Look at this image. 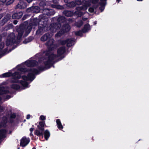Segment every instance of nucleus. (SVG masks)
Returning <instances> with one entry per match:
<instances>
[{
  "mask_svg": "<svg viewBox=\"0 0 149 149\" xmlns=\"http://www.w3.org/2000/svg\"><path fill=\"white\" fill-rule=\"evenodd\" d=\"M65 47L63 46L59 47L57 51V56L54 54L53 52V54L57 57L53 60V61L51 64H49V63L51 60L53 58V56H52L50 58V60H49L48 57L44 59L43 63L44 64L45 67L39 66L38 70L34 68L29 69V73H28L27 76L24 75L22 77V80L20 81L18 80V79L20 78L21 76L20 73L18 72H15L14 73L11 72L4 73L3 74V77L13 76V78L10 80L11 82L13 83L11 85V87L12 88L19 90L25 89L29 87L28 81L31 82L35 78V75L39 74L40 71L45 70L46 68H49L54 63L57 61H56L57 57L62 56L65 52Z\"/></svg>",
  "mask_w": 149,
  "mask_h": 149,
  "instance_id": "1",
  "label": "nucleus"
},
{
  "mask_svg": "<svg viewBox=\"0 0 149 149\" xmlns=\"http://www.w3.org/2000/svg\"><path fill=\"white\" fill-rule=\"evenodd\" d=\"M54 40L53 38H50L45 43L47 46L49 50L44 52L42 54L43 57H41V54H36L35 58L36 59H38V63L36 61L30 59L26 61L25 63H22L20 65H17L14 69L18 71L22 72H28L29 73V69H28L27 67L34 66L40 63H43V59L49 58V59L50 60L52 56H53L52 59L51 60L49 64H50L53 61V60L57 56L53 54V51L57 47V45L54 44Z\"/></svg>",
  "mask_w": 149,
  "mask_h": 149,
  "instance_id": "2",
  "label": "nucleus"
},
{
  "mask_svg": "<svg viewBox=\"0 0 149 149\" xmlns=\"http://www.w3.org/2000/svg\"><path fill=\"white\" fill-rule=\"evenodd\" d=\"M44 24H45L42 22H40V20L36 18L31 21L29 24V25L26 29L25 26L23 24H21L17 29L18 33L17 40H15L13 38H11L10 39L9 37H8L6 41V45L8 46L13 44L18 45L21 41V38L22 35H23L24 37H26L30 33L32 28L31 25L36 26L38 24H41V26H39L38 29L36 32V34L37 35H40L42 34L48 30V29L47 27L44 25Z\"/></svg>",
  "mask_w": 149,
  "mask_h": 149,
  "instance_id": "3",
  "label": "nucleus"
},
{
  "mask_svg": "<svg viewBox=\"0 0 149 149\" xmlns=\"http://www.w3.org/2000/svg\"><path fill=\"white\" fill-rule=\"evenodd\" d=\"M57 21L59 23H55L51 24L49 26V29L53 32H55L61 27V23H63L66 21V18L64 16L59 15L58 16L52 18V21Z\"/></svg>",
  "mask_w": 149,
  "mask_h": 149,
  "instance_id": "4",
  "label": "nucleus"
},
{
  "mask_svg": "<svg viewBox=\"0 0 149 149\" xmlns=\"http://www.w3.org/2000/svg\"><path fill=\"white\" fill-rule=\"evenodd\" d=\"M55 13V12L53 9H45L43 10V14L39 15L38 19L40 20V22H42L46 24L48 20V16L54 15Z\"/></svg>",
  "mask_w": 149,
  "mask_h": 149,
  "instance_id": "5",
  "label": "nucleus"
},
{
  "mask_svg": "<svg viewBox=\"0 0 149 149\" xmlns=\"http://www.w3.org/2000/svg\"><path fill=\"white\" fill-rule=\"evenodd\" d=\"M9 92L7 88H5L3 86L0 85V104L2 103L3 100L8 99L11 97L6 94Z\"/></svg>",
  "mask_w": 149,
  "mask_h": 149,
  "instance_id": "6",
  "label": "nucleus"
},
{
  "mask_svg": "<svg viewBox=\"0 0 149 149\" xmlns=\"http://www.w3.org/2000/svg\"><path fill=\"white\" fill-rule=\"evenodd\" d=\"M70 29V27L68 24H64L63 26L62 29L56 34V37H60L64 32L69 31Z\"/></svg>",
  "mask_w": 149,
  "mask_h": 149,
  "instance_id": "7",
  "label": "nucleus"
},
{
  "mask_svg": "<svg viewBox=\"0 0 149 149\" xmlns=\"http://www.w3.org/2000/svg\"><path fill=\"white\" fill-rule=\"evenodd\" d=\"M75 40V39L70 38L66 40H59V42L61 45H64L66 44L67 46L70 47L74 45Z\"/></svg>",
  "mask_w": 149,
  "mask_h": 149,
  "instance_id": "8",
  "label": "nucleus"
},
{
  "mask_svg": "<svg viewBox=\"0 0 149 149\" xmlns=\"http://www.w3.org/2000/svg\"><path fill=\"white\" fill-rule=\"evenodd\" d=\"M76 11L74 12V14L76 15L78 17H80L84 15L86 12H83L82 10H86V8L82 6H79L76 8Z\"/></svg>",
  "mask_w": 149,
  "mask_h": 149,
  "instance_id": "9",
  "label": "nucleus"
},
{
  "mask_svg": "<svg viewBox=\"0 0 149 149\" xmlns=\"http://www.w3.org/2000/svg\"><path fill=\"white\" fill-rule=\"evenodd\" d=\"M91 29L90 26L89 24H87L85 25L84 28L82 31H79L75 32V34L77 36H82L83 33H86L88 32Z\"/></svg>",
  "mask_w": 149,
  "mask_h": 149,
  "instance_id": "10",
  "label": "nucleus"
},
{
  "mask_svg": "<svg viewBox=\"0 0 149 149\" xmlns=\"http://www.w3.org/2000/svg\"><path fill=\"white\" fill-rule=\"evenodd\" d=\"M5 110V107L0 106V116L3 113L4 110ZM7 118L6 116H4L2 118L3 122L1 123V125L0 124V128L2 126H5L7 122Z\"/></svg>",
  "mask_w": 149,
  "mask_h": 149,
  "instance_id": "11",
  "label": "nucleus"
},
{
  "mask_svg": "<svg viewBox=\"0 0 149 149\" xmlns=\"http://www.w3.org/2000/svg\"><path fill=\"white\" fill-rule=\"evenodd\" d=\"M49 30H50L49 29ZM51 33L48 32L43 35L40 38V40L42 42H44L51 38L53 36V33L51 31L49 30Z\"/></svg>",
  "mask_w": 149,
  "mask_h": 149,
  "instance_id": "12",
  "label": "nucleus"
},
{
  "mask_svg": "<svg viewBox=\"0 0 149 149\" xmlns=\"http://www.w3.org/2000/svg\"><path fill=\"white\" fill-rule=\"evenodd\" d=\"M29 142V138L24 137L20 140V145L22 147H24L28 144Z\"/></svg>",
  "mask_w": 149,
  "mask_h": 149,
  "instance_id": "13",
  "label": "nucleus"
},
{
  "mask_svg": "<svg viewBox=\"0 0 149 149\" xmlns=\"http://www.w3.org/2000/svg\"><path fill=\"white\" fill-rule=\"evenodd\" d=\"M58 2L59 0H53L52 3H53L54 4H52L51 6L52 7L54 8H56L59 9H63L64 8L63 6L58 5Z\"/></svg>",
  "mask_w": 149,
  "mask_h": 149,
  "instance_id": "14",
  "label": "nucleus"
},
{
  "mask_svg": "<svg viewBox=\"0 0 149 149\" xmlns=\"http://www.w3.org/2000/svg\"><path fill=\"white\" fill-rule=\"evenodd\" d=\"M27 12H30L32 11L33 12L38 13L40 11V9L39 7L36 6L34 8L33 7L29 8L27 9Z\"/></svg>",
  "mask_w": 149,
  "mask_h": 149,
  "instance_id": "15",
  "label": "nucleus"
},
{
  "mask_svg": "<svg viewBox=\"0 0 149 149\" xmlns=\"http://www.w3.org/2000/svg\"><path fill=\"white\" fill-rule=\"evenodd\" d=\"M100 2L99 3V6L100 7H99V9L102 12L105 8V6L106 4V1L107 0H100Z\"/></svg>",
  "mask_w": 149,
  "mask_h": 149,
  "instance_id": "16",
  "label": "nucleus"
},
{
  "mask_svg": "<svg viewBox=\"0 0 149 149\" xmlns=\"http://www.w3.org/2000/svg\"><path fill=\"white\" fill-rule=\"evenodd\" d=\"M4 46V43L1 42L0 44V55H3L5 54H6V52L7 51V49L6 48L4 50H3L2 49L3 48Z\"/></svg>",
  "mask_w": 149,
  "mask_h": 149,
  "instance_id": "17",
  "label": "nucleus"
},
{
  "mask_svg": "<svg viewBox=\"0 0 149 149\" xmlns=\"http://www.w3.org/2000/svg\"><path fill=\"white\" fill-rule=\"evenodd\" d=\"M26 7V4L24 1H22L18 3L16 6L15 8L16 9L20 8L24 9Z\"/></svg>",
  "mask_w": 149,
  "mask_h": 149,
  "instance_id": "18",
  "label": "nucleus"
},
{
  "mask_svg": "<svg viewBox=\"0 0 149 149\" xmlns=\"http://www.w3.org/2000/svg\"><path fill=\"white\" fill-rule=\"evenodd\" d=\"M23 15V13L22 12L15 13L12 15V18L14 19H19L22 17Z\"/></svg>",
  "mask_w": 149,
  "mask_h": 149,
  "instance_id": "19",
  "label": "nucleus"
},
{
  "mask_svg": "<svg viewBox=\"0 0 149 149\" xmlns=\"http://www.w3.org/2000/svg\"><path fill=\"white\" fill-rule=\"evenodd\" d=\"M6 131L5 130H1L0 131V143L2 139L6 137Z\"/></svg>",
  "mask_w": 149,
  "mask_h": 149,
  "instance_id": "20",
  "label": "nucleus"
},
{
  "mask_svg": "<svg viewBox=\"0 0 149 149\" xmlns=\"http://www.w3.org/2000/svg\"><path fill=\"white\" fill-rule=\"evenodd\" d=\"M63 14L66 16L71 17L74 14V13L70 11L65 10L63 12Z\"/></svg>",
  "mask_w": 149,
  "mask_h": 149,
  "instance_id": "21",
  "label": "nucleus"
},
{
  "mask_svg": "<svg viewBox=\"0 0 149 149\" xmlns=\"http://www.w3.org/2000/svg\"><path fill=\"white\" fill-rule=\"evenodd\" d=\"M91 2L89 0L88 1L83 0V3H84V5L81 6L82 7H84L86 8L87 10L88 7L91 6Z\"/></svg>",
  "mask_w": 149,
  "mask_h": 149,
  "instance_id": "22",
  "label": "nucleus"
},
{
  "mask_svg": "<svg viewBox=\"0 0 149 149\" xmlns=\"http://www.w3.org/2000/svg\"><path fill=\"white\" fill-rule=\"evenodd\" d=\"M93 4V7L97 8L99 6V3H98L99 0H89Z\"/></svg>",
  "mask_w": 149,
  "mask_h": 149,
  "instance_id": "23",
  "label": "nucleus"
},
{
  "mask_svg": "<svg viewBox=\"0 0 149 149\" xmlns=\"http://www.w3.org/2000/svg\"><path fill=\"white\" fill-rule=\"evenodd\" d=\"M44 130H37L34 132V134L38 136H40L43 135V133Z\"/></svg>",
  "mask_w": 149,
  "mask_h": 149,
  "instance_id": "24",
  "label": "nucleus"
},
{
  "mask_svg": "<svg viewBox=\"0 0 149 149\" xmlns=\"http://www.w3.org/2000/svg\"><path fill=\"white\" fill-rule=\"evenodd\" d=\"M10 17L11 15H7L5 16L2 20L3 22L2 25H3L5 23L7 22L8 20H9Z\"/></svg>",
  "mask_w": 149,
  "mask_h": 149,
  "instance_id": "25",
  "label": "nucleus"
},
{
  "mask_svg": "<svg viewBox=\"0 0 149 149\" xmlns=\"http://www.w3.org/2000/svg\"><path fill=\"white\" fill-rule=\"evenodd\" d=\"M45 125L44 121H40L39 123V125H38V127L39 130H44V127Z\"/></svg>",
  "mask_w": 149,
  "mask_h": 149,
  "instance_id": "26",
  "label": "nucleus"
},
{
  "mask_svg": "<svg viewBox=\"0 0 149 149\" xmlns=\"http://www.w3.org/2000/svg\"><path fill=\"white\" fill-rule=\"evenodd\" d=\"M56 123L57 127L60 130H61L63 128V127L62 125L61 122L59 119H57L56 120Z\"/></svg>",
  "mask_w": 149,
  "mask_h": 149,
  "instance_id": "27",
  "label": "nucleus"
},
{
  "mask_svg": "<svg viewBox=\"0 0 149 149\" xmlns=\"http://www.w3.org/2000/svg\"><path fill=\"white\" fill-rule=\"evenodd\" d=\"M44 137L46 140H47L50 136V133L49 131L46 130L44 132Z\"/></svg>",
  "mask_w": 149,
  "mask_h": 149,
  "instance_id": "28",
  "label": "nucleus"
},
{
  "mask_svg": "<svg viewBox=\"0 0 149 149\" xmlns=\"http://www.w3.org/2000/svg\"><path fill=\"white\" fill-rule=\"evenodd\" d=\"M67 6L70 8L74 7L76 6L75 1H72L67 4Z\"/></svg>",
  "mask_w": 149,
  "mask_h": 149,
  "instance_id": "29",
  "label": "nucleus"
},
{
  "mask_svg": "<svg viewBox=\"0 0 149 149\" xmlns=\"http://www.w3.org/2000/svg\"><path fill=\"white\" fill-rule=\"evenodd\" d=\"M83 23L82 21L81 20H80L76 23V25L77 26L80 27L83 25Z\"/></svg>",
  "mask_w": 149,
  "mask_h": 149,
  "instance_id": "30",
  "label": "nucleus"
},
{
  "mask_svg": "<svg viewBox=\"0 0 149 149\" xmlns=\"http://www.w3.org/2000/svg\"><path fill=\"white\" fill-rule=\"evenodd\" d=\"M76 6V5H80L83 3V1H82L80 0H77L75 1Z\"/></svg>",
  "mask_w": 149,
  "mask_h": 149,
  "instance_id": "31",
  "label": "nucleus"
},
{
  "mask_svg": "<svg viewBox=\"0 0 149 149\" xmlns=\"http://www.w3.org/2000/svg\"><path fill=\"white\" fill-rule=\"evenodd\" d=\"M94 7L93 5L92 7H90L88 9V11L91 13H93L95 9H96Z\"/></svg>",
  "mask_w": 149,
  "mask_h": 149,
  "instance_id": "32",
  "label": "nucleus"
},
{
  "mask_svg": "<svg viewBox=\"0 0 149 149\" xmlns=\"http://www.w3.org/2000/svg\"><path fill=\"white\" fill-rule=\"evenodd\" d=\"M46 119V116H44L43 115H41L40 117V119L42 120H45Z\"/></svg>",
  "mask_w": 149,
  "mask_h": 149,
  "instance_id": "33",
  "label": "nucleus"
},
{
  "mask_svg": "<svg viewBox=\"0 0 149 149\" xmlns=\"http://www.w3.org/2000/svg\"><path fill=\"white\" fill-rule=\"evenodd\" d=\"M82 20H83V21H86V22H87V23L86 24H88V23L89 22V20H88V18H87V17H82Z\"/></svg>",
  "mask_w": 149,
  "mask_h": 149,
  "instance_id": "34",
  "label": "nucleus"
},
{
  "mask_svg": "<svg viewBox=\"0 0 149 149\" xmlns=\"http://www.w3.org/2000/svg\"><path fill=\"white\" fill-rule=\"evenodd\" d=\"M14 1V0H10L6 3V4L7 5H8L12 3Z\"/></svg>",
  "mask_w": 149,
  "mask_h": 149,
  "instance_id": "35",
  "label": "nucleus"
},
{
  "mask_svg": "<svg viewBox=\"0 0 149 149\" xmlns=\"http://www.w3.org/2000/svg\"><path fill=\"white\" fill-rule=\"evenodd\" d=\"M31 40H30V38H29V39H28L27 40L26 39V40H25L23 42V43L25 44L26 43L28 42H30Z\"/></svg>",
  "mask_w": 149,
  "mask_h": 149,
  "instance_id": "36",
  "label": "nucleus"
},
{
  "mask_svg": "<svg viewBox=\"0 0 149 149\" xmlns=\"http://www.w3.org/2000/svg\"><path fill=\"white\" fill-rule=\"evenodd\" d=\"M16 115L15 113L12 114L10 116V117L11 118H14L16 117Z\"/></svg>",
  "mask_w": 149,
  "mask_h": 149,
  "instance_id": "37",
  "label": "nucleus"
},
{
  "mask_svg": "<svg viewBox=\"0 0 149 149\" xmlns=\"http://www.w3.org/2000/svg\"><path fill=\"white\" fill-rule=\"evenodd\" d=\"M68 21L70 23L72 22L73 20L71 19H68Z\"/></svg>",
  "mask_w": 149,
  "mask_h": 149,
  "instance_id": "38",
  "label": "nucleus"
},
{
  "mask_svg": "<svg viewBox=\"0 0 149 149\" xmlns=\"http://www.w3.org/2000/svg\"><path fill=\"white\" fill-rule=\"evenodd\" d=\"M18 21L16 20H15L13 21V23L14 24L16 25Z\"/></svg>",
  "mask_w": 149,
  "mask_h": 149,
  "instance_id": "39",
  "label": "nucleus"
},
{
  "mask_svg": "<svg viewBox=\"0 0 149 149\" xmlns=\"http://www.w3.org/2000/svg\"><path fill=\"white\" fill-rule=\"evenodd\" d=\"M30 116L29 115H28L26 116V119H29L30 118Z\"/></svg>",
  "mask_w": 149,
  "mask_h": 149,
  "instance_id": "40",
  "label": "nucleus"
},
{
  "mask_svg": "<svg viewBox=\"0 0 149 149\" xmlns=\"http://www.w3.org/2000/svg\"><path fill=\"white\" fill-rule=\"evenodd\" d=\"M29 3L31 2L33 0H26Z\"/></svg>",
  "mask_w": 149,
  "mask_h": 149,
  "instance_id": "41",
  "label": "nucleus"
},
{
  "mask_svg": "<svg viewBox=\"0 0 149 149\" xmlns=\"http://www.w3.org/2000/svg\"><path fill=\"white\" fill-rule=\"evenodd\" d=\"M6 0H0V1L3 3H4L6 2Z\"/></svg>",
  "mask_w": 149,
  "mask_h": 149,
  "instance_id": "42",
  "label": "nucleus"
},
{
  "mask_svg": "<svg viewBox=\"0 0 149 149\" xmlns=\"http://www.w3.org/2000/svg\"><path fill=\"white\" fill-rule=\"evenodd\" d=\"M33 129L32 128H31L30 129V131L31 132H32L33 130Z\"/></svg>",
  "mask_w": 149,
  "mask_h": 149,
  "instance_id": "43",
  "label": "nucleus"
},
{
  "mask_svg": "<svg viewBox=\"0 0 149 149\" xmlns=\"http://www.w3.org/2000/svg\"><path fill=\"white\" fill-rule=\"evenodd\" d=\"M3 15L2 14H0V19L2 18L3 17Z\"/></svg>",
  "mask_w": 149,
  "mask_h": 149,
  "instance_id": "44",
  "label": "nucleus"
},
{
  "mask_svg": "<svg viewBox=\"0 0 149 149\" xmlns=\"http://www.w3.org/2000/svg\"><path fill=\"white\" fill-rule=\"evenodd\" d=\"M26 17V15H25L24 16V17L22 18V19L23 20H24L25 19V17Z\"/></svg>",
  "mask_w": 149,
  "mask_h": 149,
  "instance_id": "45",
  "label": "nucleus"
},
{
  "mask_svg": "<svg viewBox=\"0 0 149 149\" xmlns=\"http://www.w3.org/2000/svg\"><path fill=\"white\" fill-rule=\"evenodd\" d=\"M94 25H95L97 24V22L96 21H95L94 22Z\"/></svg>",
  "mask_w": 149,
  "mask_h": 149,
  "instance_id": "46",
  "label": "nucleus"
},
{
  "mask_svg": "<svg viewBox=\"0 0 149 149\" xmlns=\"http://www.w3.org/2000/svg\"><path fill=\"white\" fill-rule=\"evenodd\" d=\"M30 136H32L33 135L32 132H31L30 134Z\"/></svg>",
  "mask_w": 149,
  "mask_h": 149,
  "instance_id": "47",
  "label": "nucleus"
},
{
  "mask_svg": "<svg viewBox=\"0 0 149 149\" xmlns=\"http://www.w3.org/2000/svg\"><path fill=\"white\" fill-rule=\"evenodd\" d=\"M10 35L11 36H15L14 35V34L13 33L11 34Z\"/></svg>",
  "mask_w": 149,
  "mask_h": 149,
  "instance_id": "48",
  "label": "nucleus"
},
{
  "mask_svg": "<svg viewBox=\"0 0 149 149\" xmlns=\"http://www.w3.org/2000/svg\"><path fill=\"white\" fill-rule=\"evenodd\" d=\"M116 0L118 1V3H119L120 1L121 0Z\"/></svg>",
  "mask_w": 149,
  "mask_h": 149,
  "instance_id": "49",
  "label": "nucleus"
},
{
  "mask_svg": "<svg viewBox=\"0 0 149 149\" xmlns=\"http://www.w3.org/2000/svg\"><path fill=\"white\" fill-rule=\"evenodd\" d=\"M9 26H10V27H12V25H11V24H10V25H9Z\"/></svg>",
  "mask_w": 149,
  "mask_h": 149,
  "instance_id": "50",
  "label": "nucleus"
},
{
  "mask_svg": "<svg viewBox=\"0 0 149 149\" xmlns=\"http://www.w3.org/2000/svg\"><path fill=\"white\" fill-rule=\"evenodd\" d=\"M137 0L138 1H142L143 0Z\"/></svg>",
  "mask_w": 149,
  "mask_h": 149,
  "instance_id": "51",
  "label": "nucleus"
},
{
  "mask_svg": "<svg viewBox=\"0 0 149 149\" xmlns=\"http://www.w3.org/2000/svg\"><path fill=\"white\" fill-rule=\"evenodd\" d=\"M32 149H36V148L35 147H33Z\"/></svg>",
  "mask_w": 149,
  "mask_h": 149,
  "instance_id": "52",
  "label": "nucleus"
},
{
  "mask_svg": "<svg viewBox=\"0 0 149 149\" xmlns=\"http://www.w3.org/2000/svg\"><path fill=\"white\" fill-rule=\"evenodd\" d=\"M16 47V46L15 47H14L13 48V49H14Z\"/></svg>",
  "mask_w": 149,
  "mask_h": 149,
  "instance_id": "53",
  "label": "nucleus"
},
{
  "mask_svg": "<svg viewBox=\"0 0 149 149\" xmlns=\"http://www.w3.org/2000/svg\"><path fill=\"white\" fill-rule=\"evenodd\" d=\"M1 41V37L0 36V41Z\"/></svg>",
  "mask_w": 149,
  "mask_h": 149,
  "instance_id": "54",
  "label": "nucleus"
},
{
  "mask_svg": "<svg viewBox=\"0 0 149 149\" xmlns=\"http://www.w3.org/2000/svg\"><path fill=\"white\" fill-rule=\"evenodd\" d=\"M63 57H62V58L61 59H60V60H61V59H62Z\"/></svg>",
  "mask_w": 149,
  "mask_h": 149,
  "instance_id": "55",
  "label": "nucleus"
},
{
  "mask_svg": "<svg viewBox=\"0 0 149 149\" xmlns=\"http://www.w3.org/2000/svg\"><path fill=\"white\" fill-rule=\"evenodd\" d=\"M18 149H19V148H18Z\"/></svg>",
  "mask_w": 149,
  "mask_h": 149,
  "instance_id": "56",
  "label": "nucleus"
}]
</instances>
